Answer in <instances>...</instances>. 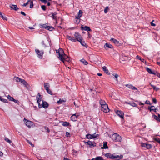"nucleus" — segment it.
<instances>
[{
  "mask_svg": "<svg viewBox=\"0 0 160 160\" xmlns=\"http://www.w3.org/2000/svg\"><path fill=\"white\" fill-rule=\"evenodd\" d=\"M147 145V143H142L141 144V146L142 147H145L146 148V145Z\"/></svg>",
  "mask_w": 160,
  "mask_h": 160,
  "instance_id": "nucleus-54",
  "label": "nucleus"
},
{
  "mask_svg": "<svg viewBox=\"0 0 160 160\" xmlns=\"http://www.w3.org/2000/svg\"><path fill=\"white\" fill-rule=\"evenodd\" d=\"M21 83H22L23 85L26 87L27 88H28V86H29L28 83L24 80L22 79L21 80Z\"/></svg>",
  "mask_w": 160,
  "mask_h": 160,
  "instance_id": "nucleus-18",
  "label": "nucleus"
},
{
  "mask_svg": "<svg viewBox=\"0 0 160 160\" xmlns=\"http://www.w3.org/2000/svg\"><path fill=\"white\" fill-rule=\"evenodd\" d=\"M110 41H112L116 45H118L119 44V42L114 38H111Z\"/></svg>",
  "mask_w": 160,
  "mask_h": 160,
  "instance_id": "nucleus-19",
  "label": "nucleus"
},
{
  "mask_svg": "<svg viewBox=\"0 0 160 160\" xmlns=\"http://www.w3.org/2000/svg\"><path fill=\"white\" fill-rule=\"evenodd\" d=\"M86 137L88 139H89L92 138V136L90 134L87 135H86Z\"/></svg>",
  "mask_w": 160,
  "mask_h": 160,
  "instance_id": "nucleus-45",
  "label": "nucleus"
},
{
  "mask_svg": "<svg viewBox=\"0 0 160 160\" xmlns=\"http://www.w3.org/2000/svg\"><path fill=\"white\" fill-rule=\"evenodd\" d=\"M66 37L68 38L69 40H70L72 42H76V39L74 38V37H71L68 35L66 36Z\"/></svg>",
  "mask_w": 160,
  "mask_h": 160,
  "instance_id": "nucleus-11",
  "label": "nucleus"
},
{
  "mask_svg": "<svg viewBox=\"0 0 160 160\" xmlns=\"http://www.w3.org/2000/svg\"><path fill=\"white\" fill-rule=\"evenodd\" d=\"M145 104H147L151 105V103L148 100H146L145 102Z\"/></svg>",
  "mask_w": 160,
  "mask_h": 160,
  "instance_id": "nucleus-58",
  "label": "nucleus"
},
{
  "mask_svg": "<svg viewBox=\"0 0 160 160\" xmlns=\"http://www.w3.org/2000/svg\"><path fill=\"white\" fill-rule=\"evenodd\" d=\"M35 51L38 57L40 59H42V58L43 55L44 53L43 50L40 51L38 49H36Z\"/></svg>",
  "mask_w": 160,
  "mask_h": 160,
  "instance_id": "nucleus-3",
  "label": "nucleus"
},
{
  "mask_svg": "<svg viewBox=\"0 0 160 160\" xmlns=\"http://www.w3.org/2000/svg\"><path fill=\"white\" fill-rule=\"evenodd\" d=\"M14 79L17 82H21L22 79H20L18 77H15L14 78Z\"/></svg>",
  "mask_w": 160,
  "mask_h": 160,
  "instance_id": "nucleus-32",
  "label": "nucleus"
},
{
  "mask_svg": "<svg viewBox=\"0 0 160 160\" xmlns=\"http://www.w3.org/2000/svg\"><path fill=\"white\" fill-rule=\"evenodd\" d=\"M41 26L43 27L46 29H47L50 31H52L54 29V28L52 26H49L47 24H43L42 25H40Z\"/></svg>",
  "mask_w": 160,
  "mask_h": 160,
  "instance_id": "nucleus-4",
  "label": "nucleus"
},
{
  "mask_svg": "<svg viewBox=\"0 0 160 160\" xmlns=\"http://www.w3.org/2000/svg\"><path fill=\"white\" fill-rule=\"evenodd\" d=\"M75 23L77 24H78L80 22V18H78L75 17Z\"/></svg>",
  "mask_w": 160,
  "mask_h": 160,
  "instance_id": "nucleus-35",
  "label": "nucleus"
},
{
  "mask_svg": "<svg viewBox=\"0 0 160 160\" xmlns=\"http://www.w3.org/2000/svg\"><path fill=\"white\" fill-rule=\"evenodd\" d=\"M41 8H42V9L44 11H45L46 9V7L45 6V5L41 6Z\"/></svg>",
  "mask_w": 160,
  "mask_h": 160,
  "instance_id": "nucleus-53",
  "label": "nucleus"
},
{
  "mask_svg": "<svg viewBox=\"0 0 160 160\" xmlns=\"http://www.w3.org/2000/svg\"><path fill=\"white\" fill-rule=\"evenodd\" d=\"M107 142H103V147L102 148L104 149H108V147L107 145Z\"/></svg>",
  "mask_w": 160,
  "mask_h": 160,
  "instance_id": "nucleus-31",
  "label": "nucleus"
},
{
  "mask_svg": "<svg viewBox=\"0 0 160 160\" xmlns=\"http://www.w3.org/2000/svg\"><path fill=\"white\" fill-rule=\"evenodd\" d=\"M42 107L45 108H47L48 106V104L46 102L42 101Z\"/></svg>",
  "mask_w": 160,
  "mask_h": 160,
  "instance_id": "nucleus-17",
  "label": "nucleus"
},
{
  "mask_svg": "<svg viewBox=\"0 0 160 160\" xmlns=\"http://www.w3.org/2000/svg\"><path fill=\"white\" fill-rule=\"evenodd\" d=\"M99 103L101 105V107L104 105L107 104L106 103V102H105L102 99H100L99 100Z\"/></svg>",
  "mask_w": 160,
  "mask_h": 160,
  "instance_id": "nucleus-28",
  "label": "nucleus"
},
{
  "mask_svg": "<svg viewBox=\"0 0 160 160\" xmlns=\"http://www.w3.org/2000/svg\"><path fill=\"white\" fill-rule=\"evenodd\" d=\"M40 1L44 3L45 4L46 3L48 2L47 1V0H39Z\"/></svg>",
  "mask_w": 160,
  "mask_h": 160,
  "instance_id": "nucleus-56",
  "label": "nucleus"
},
{
  "mask_svg": "<svg viewBox=\"0 0 160 160\" xmlns=\"http://www.w3.org/2000/svg\"><path fill=\"white\" fill-rule=\"evenodd\" d=\"M56 52L58 54V58L59 59L64 63V60L68 57L64 53L63 50L62 48H59Z\"/></svg>",
  "mask_w": 160,
  "mask_h": 160,
  "instance_id": "nucleus-1",
  "label": "nucleus"
},
{
  "mask_svg": "<svg viewBox=\"0 0 160 160\" xmlns=\"http://www.w3.org/2000/svg\"><path fill=\"white\" fill-rule=\"evenodd\" d=\"M4 140H5L8 142V143H9L10 145H11L12 144V141L9 140L8 138H5L4 139Z\"/></svg>",
  "mask_w": 160,
  "mask_h": 160,
  "instance_id": "nucleus-33",
  "label": "nucleus"
},
{
  "mask_svg": "<svg viewBox=\"0 0 160 160\" xmlns=\"http://www.w3.org/2000/svg\"><path fill=\"white\" fill-rule=\"evenodd\" d=\"M12 101H13L14 102L17 103H19V101L18 100L14 99V98L13 99Z\"/></svg>",
  "mask_w": 160,
  "mask_h": 160,
  "instance_id": "nucleus-60",
  "label": "nucleus"
},
{
  "mask_svg": "<svg viewBox=\"0 0 160 160\" xmlns=\"http://www.w3.org/2000/svg\"><path fill=\"white\" fill-rule=\"evenodd\" d=\"M116 113L118 116L120 117L121 118H124V114L121 111L117 110L116 111Z\"/></svg>",
  "mask_w": 160,
  "mask_h": 160,
  "instance_id": "nucleus-9",
  "label": "nucleus"
},
{
  "mask_svg": "<svg viewBox=\"0 0 160 160\" xmlns=\"http://www.w3.org/2000/svg\"><path fill=\"white\" fill-rule=\"evenodd\" d=\"M81 28L82 30H83L88 31H91V29L90 28V27L87 26H85L84 27H82Z\"/></svg>",
  "mask_w": 160,
  "mask_h": 160,
  "instance_id": "nucleus-15",
  "label": "nucleus"
},
{
  "mask_svg": "<svg viewBox=\"0 0 160 160\" xmlns=\"http://www.w3.org/2000/svg\"><path fill=\"white\" fill-rule=\"evenodd\" d=\"M74 36L75 37V39H76V41H79L82 39L81 36L77 32H75Z\"/></svg>",
  "mask_w": 160,
  "mask_h": 160,
  "instance_id": "nucleus-6",
  "label": "nucleus"
},
{
  "mask_svg": "<svg viewBox=\"0 0 160 160\" xmlns=\"http://www.w3.org/2000/svg\"><path fill=\"white\" fill-rule=\"evenodd\" d=\"M52 15L51 16V17L52 18L53 20H54L56 21V23H57V17L56 15H54L53 14H51Z\"/></svg>",
  "mask_w": 160,
  "mask_h": 160,
  "instance_id": "nucleus-30",
  "label": "nucleus"
},
{
  "mask_svg": "<svg viewBox=\"0 0 160 160\" xmlns=\"http://www.w3.org/2000/svg\"><path fill=\"white\" fill-rule=\"evenodd\" d=\"M154 140L158 142V141H160L159 138H154Z\"/></svg>",
  "mask_w": 160,
  "mask_h": 160,
  "instance_id": "nucleus-63",
  "label": "nucleus"
},
{
  "mask_svg": "<svg viewBox=\"0 0 160 160\" xmlns=\"http://www.w3.org/2000/svg\"><path fill=\"white\" fill-rule=\"evenodd\" d=\"M104 48L105 49H107L108 48H113V46L112 45L110 44L106 43L104 45Z\"/></svg>",
  "mask_w": 160,
  "mask_h": 160,
  "instance_id": "nucleus-13",
  "label": "nucleus"
},
{
  "mask_svg": "<svg viewBox=\"0 0 160 160\" xmlns=\"http://www.w3.org/2000/svg\"><path fill=\"white\" fill-rule=\"evenodd\" d=\"M154 21V20H153L152 22H151V25L152 26H156V24L153 23V22Z\"/></svg>",
  "mask_w": 160,
  "mask_h": 160,
  "instance_id": "nucleus-57",
  "label": "nucleus"
},
{
  "mask_svg": "<svg viewBox=\"0 0 160 160\" xmlns=\"http://www.w3.org/2000/svg\"><path fill=\"white\" fill-rule=\"evenodd\" d=\"M66 100L62 99H59V100L57 102V103L58 104H61L63 103V102H66Z\"/></svg>",
  "mask_w": 160,
  "mask_h": 160,
  "instance_id": "nucleus-24",
  "label": "nucleus"
},
{
  "mask_svg": "<svg viewBox=\"0 0 160 160\" xmlns=\"http://www.w3.org/2000/svg\"><path fill=\"white\" fill-rule=\"evenodd\" d=\"M82 15V12L81 10H79L77 15L75 17L80 18V17H81Z\"/></svg>",
  "mask_w": 160,
  "mask_h": 160,
  "instance_id": "nucleus-22",
  "label": "nucleus"
},
{
  "mask_svg": "<svg viewBox=\"0 0 160 160\" xmlns=\"http://www.w3.org/2000/svg\"><path fill=\"white\" fill-rule=\"evenodd\" d=\"M128 104L134 107H136L137 106V104L134 102L129 103H128Z\"/></svg>",
  "mask_w": 160,
  "mask_h": 160,
  "instance_id": "nucleus-41",
  "label": "nucleus"
},
{
  "mask_svg": "<svg viewBox=\"0 0 160 160\" xmlns=\"http://www.w3.org/2000/svg\"><path fill=\"white\" fill-rule=\"evenodd\" d=\"M148 109H149L150 111H152V110H156V109L155 108V107L153 106H151L150 108L148 107Z\"/></svg>",
  "mask_w": 160,
  "mask_h": 160,
  "instance_id": "nucleus-36",
  "label": "nucleus"
},
{
  "mask_svg": "<svg viewBox=\"0 0 160 160\" xmlns=\"http://www.w3.org/2000/svg\"><path fill=\"white\" fill-rule=\"evenodd\" d=\"M70 133L68 132H66L65 136L67 137H70Z\"/></svg>",
  "mask_w": 160,
  "mask_h": 160,
  "instance_id": "nucleus-55",
  "label": "nucleus"
},
{
  "mask_svg": "<svg viewBox=\"0 0 160 160\" xmlns=\"http://www.w3.org/2000/svg\"><path fill=\"white\" fill-rule=\"evenodd\" d=\"M44 128L46 130H47V132H50V130L48 127H45Z\"/></svg>",
  "mask_w": 160,
  "mask_h": 160,
  "instance_id": "nucleus-59",
  "label": "nucleus"
},
{
  "mask_svg": "<svg viewBox=\"0 0 160 160\" xmlns=\"http://www.w3.org/2000/svg\"><path fill=\"white\" fill-rule=\"evenodd\" d=\"M146 69L147 72L150 74H156V72L155 71H152L151 69H150L148 67H146Z\"/></svg>",
  "mask_w": 160,
  "mask_h": 160,
  "instance_id": "nucleus-10",
  "label": "nucleus"
},
{
  "mask_svg": "<svg viewBox=\"0 0 160 160\" xmlns=\"http://www.w3.org/2000/svg\"><path fill=\"white\" fill-rule=\"evenodd\" d=\"M80 61L82 63L85 65H86L88 64V62L84 59H82L80 60Z\"/></svg>",
  "mask_w": 160,
  "mask_h": 160,
  "instance_id": "nucleus-34",
  "label": "nucleus"
},
{
  "mask_svg": "<svg viewBox=\"0 0 160 160\" xmlns=\"http://www.w3.org/2000/svg\"><path fill=\"white\" fill-rule=\"evenodd\" d=\"M30 8H32L33 6V3L32 1H30Z\"/></svg>",
  "mask_w": 160,
  "mask_h": 160,
  "instance_id": "nucleus-50",
  "label": "nucleus"
},
{
  "mask_svg": "<svg viewBox=\"0 0 160 160\" xmlns=\"http://www.w3.org/2000/svg\"><path fill=\"white\" fill-rule=\"evenodd\" d=\"M112 140L115 142H120L121 140V137L116 133L113 134L112 136Z\"/></svg>",
  "mask_w": 160,
  "mask_h": 160,
  "instance_id": "nucleus-2",
  "label": "nucleus"
},
{
  "mask_svg": "<svg viewBox=\"0 0 160 160\" xmlns=\"http://www.w3.org/2000/svg\"><path fill=\"white\" fill-rule=\"evenodd\" d=\"M30 0H28L27 2L26 3H24L23 4V5L22 6H24V7H25V6H26L27 5H28V2H30Z\"/></svg>",
  "mask_w": 160,
  "mask_h": 160,
  "instance_id": "nucleus-52",
  "label": "nucleus"
},
{
  "mask_svg": "<svg viewBox=\"0 0 160 160\" xmlns=\"http://www.w3.org/2000/svg\"><path fill=\"white\" fill-rule=\"evenodd\" d=\"M136 58L138 59H139V60H140L141 61L143 62L144 61V59H143V58H140L139 57V56L138 55H137L136 57Z\"/></svg>",
  "mask_w": 160,
  "mask_h": 160,
  "instance_id": "nucleus-46",
  "label": "nucleus"
},
{
  "mask_svg": "<svg viewBox=\"0 0 160 160\" xmlns=\"http://www.w3.org/2000/svg\"><path fill=\"white\" fill-rule=\"evenodd\" d=\"M10 7L11 8L15 10H17L18 9V8L17 6L15 5H12Z\"/></svg>",
  "mask_w": 160,
  "mask_h": 160,
  "instance_id": "nucleus-27",
  "label": "nucleus"
},
{
  "mask_svg": "<svg viewBox=\"0 0 160 160\" xmlns=\"http://www.w3.org/2000/svg\"><path fill=\"white\" fill-rule=\"evenodd\" d=\"M0 17L4 20H8L6 16H3L2 14L0 15Z\"/></svg>",
  "mask_w": 160,
  "mask_h": 160,
  "instance_id": "nucleus-37",
  "label": "nucleus"
},
{
  "mask_svg": "<svg viewBox=\"0 0 160 160\" xmlns=\"http://www.w3.org/2000/svg\"><path fill=\"white\" fill-rule=\"evenodd\" d=\"M27 141L28 142L30 145H31V146L32 147H33L34 146V145L29 140H27Z\"/></svg>",
  "mask_w": 160,
  "mask_h": 160,
  "instance_id": "nucleus-51",
  "label": "nucleus"
},
{
  "mask_svg": "<svg viewBox=\"0 0 160 160\" xmlns=\"http://www.w3.org/2000/svg\"><path fill=\"white\" fill-rule=\"evenodd\" d=\"M36 99L37 100V102L38 104L39 108H41L42 105L40 104V102L41 101L42 97H41V95L39 93H38V96H37L36 97Z\"/></svg>",
  "mask_w": 160,
  "mask_h": 160,
  "instance_id": "nucleus-5",
  "label": "nucleus"
},
{
  "mask_svg": "<svg viewBox=\"0 0 160 160\" xmlns=\"http://www.w3.org/2000/svg\"><path fill=\"white\" fill-rule=\"evenodd\" d=\"M114 73L113 74V75L114 76V77L116 78V80L117 81H118V80H117V78H118V74L116 73L115 74V75H114Z\"/></svg>",
  "mask_w": 160,
  "mask_h": 160,
  "instance_id": "nucleus-48",
  "label": "nucleus"
},
{
  "mask_svg": "<svg viewBox=\"0 0 160 160\" xmlns=\"http://www.w3.org/2000/svg\"><path fill=\"white\" fill-rule=\"evenodd\" d=\"M86 143H88V144L89 145L90 147H94L96 146V143H93L92 142H91L89 141H88V142H86Z\"/></svg>",
  "mask_w": 160,
  "mask_h": 160,
  "instance_id": "nucleus-20",
  "label": "nucleus"
},
{
  "mask_svg": "<svg viewBox=\"0 0 160 160\" xmlns=\"http://www.w3.org/2000/svg\"><path fill=\"white\" fill-rule=\"evenodd\" d=\"M126 87H128L129 88L132 89V88L133 87V86L132 85H129V84H126Z\"/></svg>",
  "mask_w": 160,
  "mask_h": 160,
  "instance_id": "nucleus-47",
  "label": "nucleus"
},
{
  "mask_svg": "<svg viewBox=\"0 0 160 160\" xmlns=\"http://www.w3.org/2000/svg\"><path fill=\"white\" fill-rule=\"evenodd\" d=\"M103 70L104 72L108 74H110V72H109L107 68V67L106 66H104L102 67Z\"/></svg>",
  "mask_w": 160,
  "mask_h": 160,
  "instance_id": "nucleus-23",
  "label": "nucleus"
},
{
  "mask_svg": "<svg viewBox=\"0 0 160 160\" xmlns=\"http://www.w3.org/2000/svg\"><path fill=\"white\" fill-rule=\"evenodd\" d=\"M123 158V156L122 155H114L113 159H116L117 160H119L120 159L122 158Z\"/></svg>",
  "mask_w": 160,
  "mask_h": 160,
  "instance_id": "nucleus-14",
  "label": "nucleus"
},
{
  "mask_svg": "<svg viewBox=\"0 0 160 160\" xmlns=\"http://www.w3.org/2000/svg\"><path fill=\"white\" fill-rule=\"evenodd\" d=\"M98 135H95V134H94L92 135H91L92 136V138H95Z\"/></svg>",
  "mask_w": 160,
  "mask_h": 160,
  "instance_id": "nucleus-62",
  "label": "nucleus"
},
{
  "mask_svg": "<svg viewBox=\"0 0 160 160\" xmlns=\"http://www.w3.org/2000/svg\"><path fill=\"white\" fill-rule=\"evenodd\" d=\"M109 7L108 6L106 7L104 10V12L105 13H107L108 12V10L109 8Z\"/></svg>",
  "mask_w": 160,
  "mask_h": 160,
  "instance_id": "nucleus-40",
  "label": "nucleus"
},
{
  "mask_svg": "<svg viewBox=\"0 0 160 160\" xmlns=\"http://www.w3.org/2000/svg\"><path fill=\"white\" fill-rule=\"evenodd\" d=\"M155 75H156L158 77L160 78V74L159 73L156 72V74Z\"/></svg>",
  "mask_w": 160,
  "mask_h": 160,
  "instance_id": "nucleus-64",
  "label": "nucleus"
},
{
  "mask_svg": "<svg viewBox=\"0 0 160 160\" xmlns=\"http://www.w3.org/2000/svg\"><path fill=\"white\" fill-rule=\"evenodd\" d=\"M151 148L152 145L151 144L147 143V145H146V148H147L149 149Z\"/></svg>",
  "mask_w": 160,
  "mask_h": 160,
  "instance_id": "nucleus-42",
  "label": "nucleus"
},
{
  "mask_svg": "<svg viewBox=\"0 0 160 160\" xmlns=\"http://www.w3.org/2000/svg\"><path fill=\"white\" fill-rule=\"evenodd\" d=\"M153 117L154 119H155V120L159 121L160 120V119L157 116H156L155 115H153Z\"/></svg>",
  "mask_w": 160,
  "mask_h": 160,
  "instance_id": "nucleus-39",
  "label": "nucleus"
},
{
  "mask_svg": "<svg viewBox=\"0 0 160 160\" xmlns=\"http://www.w3.org/2000/svg\"><path fill=\"white\" fill-rule=\"evenodd\" d=\"M77 117L75 114H73L71 117V119L73 121H75L77 120Z\"/></svg>",
  "mask_w": 160,
  "mask_h": 160,
  "instance_id": "nucleus-25",
  "label": "nucleus"
},
{
  "mask_svg": "<svg viewBox=\"0 0 160 160\" xmlns=\"http://www.w3.org/2000/svg\"><path fill=\"white\" fill-rule=\"evenodd\" d=\"M113 156L110 153H107L105 154V156L108 158L113 159Z\"/></svg>",
  "mask_w": 160,
  "mask_h": 160,
  "instance_id": "nucleus-12",
  "label": "nucleus"
},
{
  "mask_svg": "<svg viewBox=\"0 0 160 160\" xmlns=\"http://www.w3.org/2000/svg\"><path fill=\"white\" fill-rule=\"evenodd\" d=\"M96 160H103V159L100 156H98L96 157Z\"/></svg>",
  "mask_w": 160,
  "mask_h": 160,
  "instance_id": "nucleus-44",
  "label": "nucleus"
},
{
  "mask_svg": "<svg viewBox=\"0 0 160 160\" xmlns=\"http://www.w3.org/2000/svg\"><path fill=\"white\" fill-rule=\"evenodd\" d=\"M75 114V115H76V116L77 119V118L80 115V113H76Z\"/></svg>",
  "mask_w": 160,
  "mask_h": 160,
  "instance_id": "nucleus-61",
  "label": "nucleus"
},
{
  "mask_svg": "<svg viewBox=\"0 0 160 160\" xmlns=\"http://www.w3.org/2000/svg\"><path fill=\"white\" fill-rule=\"evenodd\" d=\"M0 100L4 103H7L8 101L7 99H3L0 96Z\"/></svg>",
  "mask_w": 160,
  "mask_h": 160,
  "instance_id": "nucleus-38",
  "label": "nucleus"
},
{
  "mask_svg": "<svg viewBox=\"0 0 160 160\" xmlns=\"http://www.w3.org/2000/svg\"><path fill=\"white\" fill-rule=\"evenodd\" d=\"M102 110L106 113L109 111V109L107 104L102 106Z\"/></svg>",
  "mask_w": 160,
  "mask_h": 160,
  "instance_id": "nucleus-7",
  "label": "nucleus"
},
{
  "mask_svg": "<svg viewBox=\"0 0 160 160\" xmlns=\"http://www.w3.org/2000/svg\"><path fill=\"white\" fill-rule=\"evenodd\" d=\"M47 91L48 94H49L50 95H53V93L49 89L48 90H47Z\"/></svg>",
  "mask_w": 160,
  "mask_h": 160,
  "instance_id": "nucleus-49",
  "label": "nucleus"
},
{
  "mask_svg": "<svg viewBox=\"0 0 160 160\" xmlns=\"http://www.w3.org/2000/svg\"><path fill=\"white\" fill-rule=\"evenodd\" d=\"M62 125L64 126H68L69 125L70 123L69 122H62Z\"/></svg>",
  "mask_w": 160,
  "mask_h": 160,
  "instance_id": "nucleus-29",
  "label": "nucleus"
},
{
  "mask_svg": "<svg viewBox=\"0 0 160 160\" xmlns=\"http://www.w3.org/2000/svg\"><path fill=\"white\" fill-rule=\"evenodd\" d=\"M79 42H80L82 46H84L86 48L87 47V45L85 42L82 40V39L81 40L79 41Z\"/></svg>",
  "mask_w": 160,
  "mask_h": 160,
  "instance_id": "nucleus-26",
  "label": "nucleus"
},
{
  "mask_svg": "<svg viewBox=\"0 0 160 160\" xmlns=\"http://www.w3.org/2000/svg\"><path fill=\"white\" fill-rule=\"evenodd\" d=\"M7 97L8 99H9L10 101H12L13 99V98L12 97L9 95H8Z\"/></svg>",
  "mask_w": 160,
  "mask_h": 160,
  "instance_id": "nucleus-43",
  "label": "nucleus"
},
{
  "mask_svg": "<svg viewBox=\"0 0 160 160\" xmlns=\"http://www.w3.org/2000/svg\"><path fill=\"white\" fill-rule=\"evenodd\" d=\"M24 121L26 125L29 128H30L32 124L33 123L32 122L30 121L25 118H24Z\"/></svg>",
  "mask_w": 160,
  "mask_h": 160,
  "instance_id": "nucleus-8",
  "label": "nucleus"
},
{
  "mask_svg": "<svg viewBox=\"0 0 160 160\" xmlns=\"http://www.w3.org/2000/svg\"><path fill=\"white\" fill-rule=\"evenodd\" d=\"M44 87L45 89L47 91L49 89V88L50 87V84L48 83H44Z\"/></svg>",
  "mask_w": 160,
  "mask_h": 160,
  "instance_id": "nucleus-21",
  "label": "nucleus"
},
{
  "mask_svg": "<svg viewBox=\"0 0 160 160\" xmlns=\"http://www.w3.org/2000/svg\"><path fill=\"white\" fill-rule=\"evenodd\" d=\"M41 48L42 49H43L45 48L46 47V45L45 44V42L42 40L41 42Z\"/></svg>",
  "mask_w": 160,
  "mask_h": 160,
  "instance_id": "nucleus-16",
  "label": "nucleus"
}]
</instances>
